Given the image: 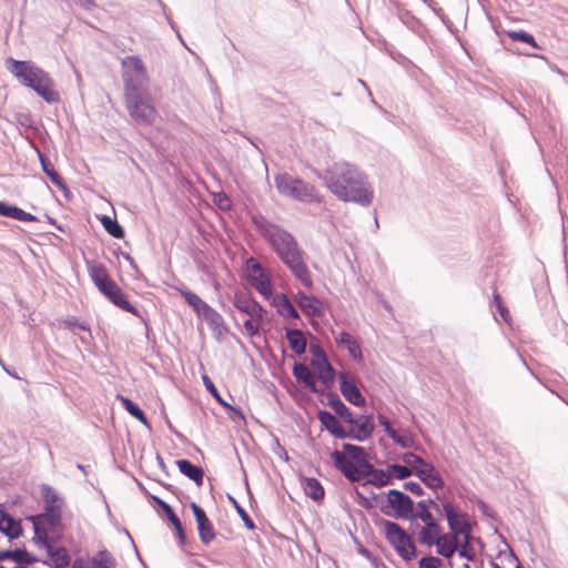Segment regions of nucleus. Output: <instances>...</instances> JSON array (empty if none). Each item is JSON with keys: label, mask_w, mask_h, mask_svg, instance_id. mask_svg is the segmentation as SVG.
I'll list each match as a JSON object with an SVG mask.
<instances>
[{"label": "nucleus", "mask_w": 568, "mask_h": 568, "mask_svg": "<svg viewBox=\"0 0 568 568\" xmlns=\"http://www.w3.org/2000/svg\"><path fill=\"white\" fill-rule=\"evenodd\" d=\"M252 223L293 276L304 287L311 288L313 280L305 262L306 254L293 234L263 215H253Z\"/></svg>", "instance_id": "nucleus-1"}, {"label": "nucleus", "mask_w": 568, "mask_h": 568, "mask_svg": "<svg viewBox=\"0 0 568 568\" xmlns=\"http://www.w3.org/2000/svg\"><path fill=\"white\" fill-rule=\"evenodd\" d=\"M317 176L343 202L368 207L374 201V190L368 176L351 162H334L324 172H317Z\"/></svg>", "instance_id": "nucleus-2"}, {"label": "nucleus", "mask_w": 568, "mask_h": 568, "mask_svg": "<svg viewBox=\"0 0 568 568\" xmlns=\"http://www.w3.org/2000/svg\"><path fill=\"white\" fill-rule=\"evenodd\" d=\"M331 457L334 466L352 483L369 477L365 484L376 487L392 484L387 469L375 468L369 463L368 455L362 446L344 443L342 452L335 449L331 453Z\"/></svg>", "instance_id": "nucleus-3"}, {"label": "nucleus", "mask_w": 568, "mask_h": 568, "mask_svg": "<svg viewBox=\"0 0 568 568\" xmlns=\"http://www.w3.org/2000/svg\"><path fill=\"white\" fill-rule=\"evenodd\" d=\"M7 70L26 88L32 89L47 103L60 101V94L54 89V82L47 71L31 60H6Z\"/></svg>", "instance_id": "nucleus-4"}, {"label": "nucleus", "mask_w": 568, "mask_h": 568, "mask_svg": "<svg viewBox=\"0 0 568 568\" xmlns=\"http://www.w3.org/2000/svg\"><path fill=\"white\" fill-rule=\"evenodd\" d=\"M89 275L99 291L116 307L140 316L139 310L131 304L120 286L111 278L105 266L101 263H92L88 268Z\"/></svg>", "instance_id": "nucleus-5"}, {"label": "nucleus", "mask_w": 568, "mask_h": 568, "mask_svg": "<svg viewBox=\"0 0 568 568\" xmlns=\"http://www.w3.org/2000/svg\"><path fill=\"white\" fill-rule=\"evenodd\" d=\"M321 425L335 438H349L357 442L367 440L374 433L375 425L372 415H362V420L357 425L344 428L336 416L326 409H321L317 414Z\"/></svg>", "instance_id": "nucleus-6"}, {"label": "nucleus", "mask_w": 568, "mask_h": 568, "mask_svg": "<svg viewBox=\"0 0 568 568\" xmlns=\"http://www.w3.org/2000/svg\"><path fill=\"white\" fill-rule=\"evenodd\" d=\"M121 65L124 98L150 92L149 75L142 60L138 55L125 57Z\"/></svg>", "instance_id": "nucleus-7"}, {"label": "nucleus", "mask_w": 568, "mask_h": 568, "mask_svg": "<svg viewBox=\"0 0 568 568\" xmlns=\"http://www.w3.org/2000/svg\"><path fill=\"white\" fill-rule=\"evenodd\" d=\"M274 182L277 191L290 199L305 203L322 202V196L316 187L302 179L294 178L288 173H281L275 176Z\"/></svg>", "instance_id": "nucleus-8"}, {"label": "nucleus", "mask_w": 568, "mask_h": 568, "mask_svg": "<svg viewBox=\"0 0 568 568\" xmlns=\"http://www.w3.org/2000/svg\"><path fill=\"white\" fill-rule=\"evenodd\" d=\"M125 106L130 116L141 125L152 124L158 113L150 92L126 97Z\"/></svg>", "instance_id": "nucleus-9"}, {"label": "nucleus", "mask_w": 568, "mask_h": 568, "mask_svg": "<svg viewBox=\"0 0 568 568\" xmlns=\"http://www.w3.org/2000/svg\"><path fill=\"white\" fill-rule=\"evenodd\" d=\"M384 529L387 540L404 560H412L417 556L412 538L397 523L385 520Z\"/></svg>", "instance_id": "nucleus-10"}, {"label": "nucleus", "mask_w": 568, "mask_h": 568, "mask_svg": "<svg viewBox=\"0 0 568 568\" xmlns=\"http://www.w3.org/2000/svg\"><path fill=\"white\" fill-rule=\"evenodd\" d=\"M179 292L196 315L206 322L210 328L214 331L222 327L224 328V320L222 315L204 302L199 295L185 287L180 288Z\"/></svg>", "instance_id": "nucleus-11"}, {"label": "nucleus", "mask_w": 568, "mask_h": 568, "mask_svg": "<svg viewBox=\"0 0 568 568\" xmlns=\"http://www.w3.org/2000/svg\"><path fill=\"white\" fill-rule=\"evenodd\" d=\"M387 507L394 509L393 516L395 518L409 519L414 511V501L405 493L398 489H390L387 493V506H383L381 509L385 515H392Z\"/></svg>", "instance_id": "nucleus-12"}, {"label": "nucleus", "mask_w": 568, "mask_h": 568, "mask_svg": "<svg viewBox=\"0 0 568 568\" xmlns=\"http://www.w3.org/2000/svg\"><path fill=\"white\" fill-rule=\"evenodd\" d=\"M434 507L437 511L439 510V506L433 498L422 499L417 503L418 511H413L409 520H414L419 518L425 526L422 529H428L432 534L440 532V526L437 520L434 518L433 514L429 511V507Z\"/></svg>", "instance_id": "nucleus-13"}, {"label": "nucleus", "mask_w": 568, "mask_h": 568, "mask_svg": "<svg viewBox=\"0 0 568 568\" xmlns=\"http://www.w3.org/2000/svg\"><path fill=\"white\" fill-rule=\"evenodd\" d=\"M190 508L196 520L200 540L205 545L210 544L216 536L211 520L206 516L204 509L200 507L195 501L190 503Z\"/></svg>", "instance_id": "nucleus-14"}, {"label": "nucleus", "mask_w": 568, "mask_h": 568, "mask_svg": "<svg viewBox=\"0 0 568 568\" xmlns=\"http://www.w3.org/2000/svg\"><path fill=\"white\" fill-rule=\"evenodd\" d=\"M418 541L427 546H436V552L444 558H452L458 547L450 546L440 537V532L432 534L428 529H420Z\"/></svg>", "instance_id": "nucleus-15"}, {"label": "nucleus", "mask_w": 568, "mask_h": 568, "mask_svg": "<svg viewBox=\"0 0 568 568\" xmlns=\"http://www.w3.org/2000/svg\"><path fill=\"white\" fill-rule=\"evenodd\" d=\"M339 378V389L345 399L354 406L363 407L366 405V398L359 390L355 381L348 376L347 373L341 372L338 375Z\"/></svg>", "instance_id": "nucleus-16"}, {"label": "nucleus", "mask_w": 568, "mask_h": 568, "mask_svg": "<svg viewBox=\"0 0 568 568\" xmlns=\"http://www.w3.org/2000/svg\"><path fill=\"white\" fill-rule=\"evenodd\" d=\"M233 305L240 312L257 320H263L266 313L265 308L255 298L242 293H235Z\"/></svg>", "instance_id": "nucleus-17"}, {"label": "nucleus", "mask_w": 568, "mask_h": 568, "mask_svg": "<svg viewBox=\"0 0 568 568\" xmlns=\"http://www.w3.org/2000/svg\"><path fill=\"white\" fill-rule=\"evenodd\" d=\"M327 405L334 410L336 416L341 418L343 422L349 424L351 427L357 425L362 420V415L359 417H355L352 410L344 404L341 397L334 393L329 392L327 394Z\"/></svg>", "instance_id": "nucleus-18"}, {"label": "nucleus", "mask_w": 568, "mask_h": 568, "mask_svg": "<svg viewBox=\"0 0 568 568\" xmlns=\"http://www.w3.org/2000/svg\"><path fill=\"white\" fill-rule=\"evenodd\" d=\"M295 301L298 307L311 317H322L324 315L323 303L313 295H307L302 291H298Z\"/></svg>", "instance_id": "nucleus-19"}, {"label": "nucleus", "mask_w": 568, "mask_h": 568, "mask_svg": "<svg viewBox=\"0 0 568 568\" xmlns=\"http://www.w3.org/2000/svg\"><path fill=\"white\" fill-rule=\"evenodd\" d=\"M293 375L298 383H302L312 393H320L316 384V376L306 364L295 362L293 365Z\"/></svg>", "instance_id": "nucleus-20"}, {"label": "nucleus", "mask_w": 568, "mask_h": 568, "mask_svg": "<svg viewBox=\"0 0 568 568\" xmlns=\"http://www.w3.org/2000/svg\"><path fill=\"white\" fill-rule=\"evenodd\" d=\"M415 475L426 487L430 489L437 490L445 486L442 476L433 464L427 466L425 469H416Z\"/></svg>", "instance_id": "nucleus-21"}, {"label": "nucleus", "mask_w": 568, "mask_h": 568, "mask_svg": "<svg viewBox=\"0 0 568 568\" xmlns=\"http://www.w3.org/2000/svg\"><path fill=\"white\" fill-rule=\"evenodd\" d=\"M335 342L338 346L347 349L348 354L357 362L363 361V354L361 351L359 343L346 331L339 332L335 336Z\"/></svg>", "instance_id": "nucleus-22"}, {"label": "nucleus", "mask_w": 568, "mask_h": 568, "mask_svg": "<svg viewBox=\"0 0 568 568\" xmlns=\"http://www.w3.org/2000/svg\"><path fill=\"white\" fill-rule=\"evenodd\" d=\"M443 510L445 513L449 530L457 532L462 528V525L467 520V516L456 508L450 501L443 504Z\"/></svg>", "instance_id": "nucleus-23"}, {"label": "nucleus", "mask_w": 568, "mask_h": 568, "mask_svg": "<svg viewBox=\"0 0 568 568\" xmlns=\"http://www.w3.org/2000/svg\"><path fill=\"white\" fill-rule=\"evenodd\" d=\"M180 473L193 480L197 486L203 484L204 470L201 466H197L189 459H178L175 462Z\"/></svg>", "instance_id": "nucleus-24"}, {"label": "nucleus", "mask_w": 568, "mask_h": 568, "mask_svg": "<svg viewBox=\"0 0 568 568\" xmlns=\"http://www.w3.org/2000/svg\"><path fill=\"white\" fill-rule=\"evenodd\" d=\"M30 521L45 520L51 529L58 527L62 519V508L61 506H48L44 507V511L42 514L32 515L28 518Z\"/></svg>", "instance_id": "nucleus-25"}, {"label": "nucleus", "mask_w": 568, "mask_h": 568, "mask_svg": "<svg viewBox=\"0 0 568 568\" xmlns=\"http://www.w3.org/2000/svg\"><path fill=\"white\" fill-rule=\"evenodd\" d=\"M0 559H11L18 564L31 565L40 561L37 556L30 554L26 548L2 549Z\"/></svg>", "instance_id": "nucleus-26"}, {"label": "nucleus", "mask_w": 568, "mask_h": 568, "mask_svg": "<svg viewBox=\"0 0 568 568\" xmlns=\"http://www.w3.org/2000/svg\"><path fill=\"white\" fill-rule=\"evenodd\" d=\"M311 365L315 371L316 378H318L323 384L331 385L334 383L336 372L328 358L323 361H312Z\"/></svg>", "instance_id": "nucleus-27"}, {"label": "nucleus", "mask_w": 568, "mask_h": 568, "mask_svg": "<svg viewBox=\"0 0 568 568\" xmlns=\"http://www.w3.org/2000/svg\"><path fill=\"white\" fill-rule=\"evenodd\" d=\"M285 337L290 344L291 349L296 355H302L306 352L307 341L304 333L298 328H286Z\"/></svg>", "instance_id": "nucleus-28"}, {"label": "nucleus", "mask_w": 568, "mask_h": 568, "mask_svg": "<svg viewBox=\"0 0 568 568\" xmlns=\"http://www.w3.org/2000/svg\"><path fill=\"white\" fill-rule=\"evenodd\" d=\"M302 486L305 495L314 501H320L325 496L323 485L314 477L302 478Z\"/></svg>", "instance_id": "nucleus-29"}, {"label": "nucleus", "mask_w": 568, "mask_h": 568, "mask_svg": "<svg viewBox=\"0 0 568 568\" xmlns=\"http://www.w3.org/2000/svg\"><path fill=\"white\" fill-rule=\"evenodd\" d=\"M248 281L261 295L266 298L272 295V281L266 271L260 274H250Z\"/></svg>", "instance_id": "nucleus-30"}, {"label": "nucleus", "mask_w": 568, "mask_h": 568, "mask_svg": "<svg viewBox=\"0 0 568 568\" xmlns=\"http://www.w3.org/2000/svg\"><path fill=\"white\" fill-rule=\"evenodd\" d=\"M50 559L52 560L55 568H65L71 562V557L67 549L62 546L54 547L53 545L48 546L45 550Z\"/></svg>", "instance_id": "nucleus-31"}, {"label": "nucleus", "mask_w": 568, "mask_h": 568, "mask_svg": "<svg viewBox=\"0 0 568 568\" xmlns=\"http://www.w3.org/2000/svg\"><path fill=\"white\" fill-rule=\"evenodd\" d=\"M275 302H276L277 313L281 316H283L284 318H294V320L300 318V314H298L297 310L295 308V306L293 305V303L291 302V300L287 297L286 294L277 295Z\"/></svg>", "instance_id": "nucleus-32"}, {"label": "nucleus", "mask_w": 568, "mask_h": 568, "mask_svg": "<svg viewBox=\"0 0 568 568\" xmlns=\"http://www.w3.org/2000/svg\"><path fill=\"white\" fill-rule=\"evenodd\" d=\"M118 399L121 402L122 407L134 418H136L140 423L145 425L146 427H150L149 419L145 415V413L140 408V406L131 400L130 398L118 395Z\"/></svg>", "instance_id": "nucleus-33"}, {"label": "nucleus", "mask_w": 568, "mask_h": 568, "mask_svg": "<svg viewBox=\"0 0 568 568\" xmlns=\"http://www.w3.org/2000/svg\"><path fill=\"white\" fill-rule=\"evenodd\" d=\"M100 222L104 230L114 239L121 240L124 237L125 232L123 226L116 221V219H113L109 215H102L100 217Z\"/></svg>", "instance_id": "nucleus-34"}, {"label": "nucleus", "mask_w": 568, "mask_h": 568, "mask_svg": "<svg viewBox=\"0 0 568 568\" xmlns=\"http://www.w3.org/2000/svg\"><path fill=\"white\" fill-rule=\"evenodd\" d=\"M94 568H115L116 562L112 555L106 550H99L98 554L91 559Z\"/></svg>", "instance_id": "nucleus-35"}, {"label": "nucleus", "mask_w": 568, "mask_h": 568, "mask_svg": "<svg viewBox=\"0 0 568 568\" xmlns=\"http://www.w3.org/2000/svg\"><path fill=\"white\" fill-rule=\"evenodd\" d=\"M42 498L44 501V507L48 506H61L63 505V499L60 495L49 485L43 484L41 486Z\"/></svg>", "instance_id": "nucleus-36"}, {"label": "nucleus", "mask_w": 568, "mask_h": 568, "mask_svg": "<svg viewBox=\"0 0 568 568\" xmlns=\"http://www.w3.org/2000/svg\"><path fill=\"white\" fill-rule=\"evenodd\" d=\"M203 379V384L205 386V388L207 389V392L224 407H227V408H231L233 409L237 415H240L241 417H244L241 409L239 408H235V407H232L230 404H227L226 402L223 400V398L221 397L220 395V392L217 390V388L215 387L214 383L211 381V378L207 376V375H203L202 377Z\"/></svg>", "instance_id": "nucleus-37"}, {"label": "nucleus", "mask_w": 568, "mask_h": 568, "mask_svg": "<svg viewBox=\"0 0 568 568\" xmlns=\"http://www.w3.org/2000/svg\"><path fill=\"white\" fill-rule=\"evenodd\" d=\"M507 36L514 42H523L531 45L532 48H539L534 36L526 32L525 30H511L507 32Z\"/></svg>", "instance_id": "nucleus-38"}, {"label": "nucleus", "mask_w": 568, "mask_h": 568, "mask_svg": "<svg viewBox=\"0 0 568 568\" xmlns=\"http://www.w3.org/2000/svg\"><path fill=\"white\" fill-rule=\"evenodd\" d=\"M33 525L34 536L32 537V541L39 546L43 547L45 550L48 549V546H51L52 544L49 540L48 531L44 528L40 527V523L38 521H31Z\"/></svg>", "instance_id": "nucleus-39"}, {"label": "nucleus", "mask_w": 568, "mask_h": 568, "mask_svg": "<svg viewBox=\"0 0 568 568\" xmlns=\"http://www.w3.org/2000/svg\"><path fill=\"white\" fill-rule=\"evenodd\" d=\"M387 473L390 478L395 477L397 479H406L413 475V469L405 465L389 464L387 466Z\"/></svg>", "instance_id": "nucleus-40"}, {"label": "nucleus", "mask_w": 568, "mask_h": 568, "mask_svg": "<svg viewBox=\"0 0 568 568\" xmlns=\"http://www.w3.org/2000/svg\"><path fill=\"white\" fill-rule=\"evenodd\" d=\"M6 523H7L6 527L0 525V531L2 534H4L6 536H8L10 540L19 538L22 535L23 529H22L21 523L19 520L14 519V523L13 521H11V523L6 521Z\"/></svg>", "instance_id": "nucleus-41"}, {"label": "nucleus", "mask_w": 568, "mask_h": 568, "mask_svg": "<svg viewBox=\"0 0 568 568\" xmlns=\"http://www.w3.org/2000/svg\"><path fill=\"white\" fill-rule=\"evenodd\" d=\"M227 498L235 508L241 519L243 520L245 527L250 530H253L255 528V524L253 519L248 516L247 511L240 505V503L233 496L227 495Z\"/></svg>", "instance_id": "nucleus-42"}, {"label": "nucleus", "mask_w": 568, "mask_h": 568, "mask_svg": "<svg viewBox=\"0 0 568 568\" xmlns=\"http://www.w3.org/2000/svg\"><path fill=\"white\" fill-rule=\"evenodd\" d=\"M473 537H463V540L458 544L457 552L462 558L467 560H474L475 551L471 547Z\"/></svg>", "instance_id": "nucleus-43"}, {"label": "nucleus", "mask_w": 568, "mask_h": 568, "mask_svg": "<svg viewBox=\"0 0 568 568\" xmlns=\"http://www.w3.org/2000/svg\"><path fill=\"white\" fill-rule=\"evenodd\" d=\"M8 217L17 220V221H23V222H36L38 221V217L31 213H28L23 211L21 207L17 205H11L10 212Z\"/></svg>", "instance_id": "nucleus-44"}, {"label": "nucleus", "mask_w": 568, "mask_h": 568, "mask_svg": "<svg viewBox=\"0 0 568 568\" xmlns=\"http://www.w3.org/2000/svg\"><path fill=\"white\" fill-rule=\"evenodd\" d=\"M493 303L496 306L497 312L499 313L503 321L506 323H509L510 313H509L508 308L504 305V303L501 301V296L499 295V293L497 292L496 288L494 290V293H493Z\"/></svg>", "instance_id": "nucleus-45"}, {"label": "nucleus", "mask_w": 568, "mask_h": 568, "mask_svg": "<svg viewBox=\"0 0 568 568\" xmlns=\"http://www.w3.org/2000/svg\"><path fill=\"white\" fill-rule=\"evenodd\" d=\"M152 499L156 503V505L162 509L171 524H175V521L180 520V518L174 513L173 508L163 499L158 496H152Z\"/></svg>", "instance_id": "nucleus-46"}, {"label": "nucleus", "mask_w": 568, "mask_h": 568, "mask_svg": "<svg viewBox=\"0 0 568 568\" xmlns=\"http://www.w3.org/2000/svg\"><path fill=\"white\" fill-rule=\"evenodd\" d=\"M444 564L443 559L435 556H424L419 559V568H439Z\"/></svg>", "instance_id": "nucleus-47"}, {"label": "nucleus", "mask_w": 568, "mask_h": 568, "mask_svg": "<svg viewBox=\"0 0 568 568\" xmlns=\"http://www.w3.org/2000/svg\"><path fill=\"white\" fill-rule=\"evenodd\" d=\"M262 320L248 317L243 325L248 336L253 337L260 334V322Z\"/></svg>", "instance_id": "nucleus-48"}, {"label": "nucleus", "mask_w": 568, "mask_h": 568, "mask_svg": "<svg viewBox=\"0 0 568 568\" xmlns=\"http://www.w3.org/2000/svg\"><path fill=\"white\" fill-rule=\"evenodd\" d=\"M50 181L61 191H63L65 194L69 192L68 185L64 182V180L61 178V175L54 170L45 174Z\"/></svg>", "instance_id": "nucleus-49"}, {"label": "nucleus", "mask_w": 568, "mask_h": 568, "mask_svg": "<svg viewBox=\"0 0 568 568\" xmlns=\"http://www.w3.org/2000/svg\"><path fill=\"white\" fill-rule=\"evenodd\" d=\"M425 4H427V7L432 9V11L442 20L444 24H450V20L448 19L447 16L444 14L443 9L438 7L435 0H425Z\"/></svg>", "instance_id": "nucleus-50"}, {"label": "nucleus", "mask_w": 568, "mask_h": 568, "mask_svg": "<svg viewBox=\"0 0 568 568\" xmlns=\"http://www.w3.org/2000/svg\"><path fill=\"white\" fill-rule=\"evenodd\" d=\"M32 146L34 148L37 154H38V158H39V161H40V164H41V168H42V171L48 174L49 172H51L52 170H54V166L53 164L50 162V160L40 151V149L34 144L32 143Z\"/></svg>", "instance_id": "nucleus-51"}, {"label": "nucleus", "mask_w": 568, "mask_h": 568, "mask_svg": "<svg viewBox=\"0 0 568 568\" xmlns=\"http://www.w3.org/2000/svg\"><path fill=\"white\" fill-rule=\"evenodd\" d=\"M17 123L27 129H36V123L30 113H19L16 116Z\"/></svg>", "instance_id": "nucleus-52"}, {"label": "nucleus", "mask_w": 568, "mask_h": 568, "mask_svg": "<svg viewBox=\"0 0 568 568\" xmlns=\"http://www.w3.org/2000/svg\"><path fill=\"white\" fill-rule=\"evenodd\" d=\"M389 437L402 448H409L413 445V439L410 437L399 435L396 430L394 432L393 436Z\"/></svg>", "instance_id": "nucleus-53"}, {"label": "nucleus", "mask_w": 568, "mask_h": 568, "mask_svg": "<svg viewBox=\"0 0 568 568\" xmlns=\"http://www.w3.org/2000/svg\"><path fill=\"white\" fill-rule=\"evenodd\" d=\"M246 266H247L250 274H260V273H263L266 271L263 267V265L254 257H250L246 261Z\"/></svg>", "instance_id": "nucleus-54"}, {"label": "nucleus", "mask_w": 568, "mask_h": 568, "mask_svg": "<svg viewBox=\"0 0 568 568\" xmlns=\"http://www.w3.org/2000/svg\"><path fill=\"white\" fill-rule=\"evenodd\" d=\"M310 352L313 355L312 361H323L328 358L320 344H311Z\"/></svg>", "instance_id": "nucleus-55"}, {"label": "nucleus", "mask_w": 568, "mask_h": 568, "mask_svg": "<svg viewBox=\"0 0 568 568\" xmlns=\"http://www.w3.org/2000/svg\"><path fill=\"white\" fill-rule=\"evenodd\" d=\"M403 487L415 496H422L425 493L420 484L417 481H405Z\"/></svg>", "instance_id": "nucleus-56"}, {"label": "nucleus", "mask_w": 568, "mask_h": 568, "mask_svg": "<svg viewBox=\"0 0 568 568\" xmlns=\"http://www.w3.org/2000/svg\"><path fill=\"white\" fill-rule=\"evenodd\" d=\"M440 537L444 539V541H447L450 546H455V547H458V544L460 542V535L456 531H449V532H445L443 534L440 531Z\"/></svg>", "instance_id": "nucleus-57"}, {"label": "nucleus", "mask_w": 568, "mask_h": 568, "mask_svg": "<svg viewBox=\"0 0 568 568\" xmlns=\"http://www.w3.org/2000/svg\"><path fill=\"white\" fill-rule=\"evenodd\" d=\"M377 419H378L379 425L383 426L385 433L388 436H393L395 429L392 427L389 419L382 414H378Z\"/></svg>", "instance_id": "nucleus-58"}, {"label": "nucleus", "mask_w": 568, "mask_h": 568, "mask_svg": "<svg viewBox=\"0 0 568 568\" xmlns=\"http://www.w3.org/2000/svg\"><path fill=\"white\" fill-rule=\"evenodd\" d=\"M175 528L176 538L181 545H185L186 542V536L182 526L181 520L175 521V524H172Z\"/></svg>", "instance_id": "nucleus-59"}, {"label": "nucleus", "mask_w": 568, "mask_h": 568, "mask_svg": "<svg viewBox=\"0 0 568 568\" xmlns=\"http://www.w3.org/2000/svg\"><path fill=\"white\" fill-rule=\"evenodd\" d=\"M398 18L404 24L408 27L410 26V23L417 22L416 18L409 11H399Z\"/></svg>", "instance_id": "nucleus-60"}, {"label": "nucleus", "mask_w": 568, "mask_h": 568, "mask_svg": "<svg viewBox=\"0 0 568 568\" xmlns=\"http://www.w3.org/2000/svg\"><path fill=\"white\" fill-rule=\"evenodd\" d=\"M432 463L426 462L420 456H416L414 464L412 465L413 474L415 475L416 469H425L427 466H429Z\"/></svg>", "instance_id": "nucleus-61"}, {"label": "nucleus", "mask_w": 568, "mask_h": 568, "mask_svg": "<svg viewBox=\"0 0 568 568\" xmlns=\"http://www.w3.org/2000/svg\"><path fill=\"white\" fill-rule=\"evenodd\" d=\"M462 537H473V527L469 520L467 519L462 528L457 531Z\"/></svg>", "instance_id": "nucleus-62"}, {"label": "nucleus", "mask_w": 568, "mask_h": 568, "mask_svg": "<svg viewBox=\"0 0 568 568\" xmlns=\"http://www.w3.org/2000/svg\"><path fill=\"white\" fill-rule=\"evenodd\" d=\"M478 508L479 510L481 511L483 515L487 516V517H494V514L493 511L490 510V508L488 507V505L483 501V500H479L478 501Z\"/></svg>", "instance_id": "nucleus-63"}, {"label": "nucleus", "mask_w": 568, "mask_h": 568, "mask_svg": "<svg viewBox=\"0 0 568 568\" xmlns=\"http://www.w3.org/2000/svg\"><path fill=\"white\" fill-rule=\"evenodd\" d=\"M3 521L14 523V518L0 505V525H2Z\"/></svg>", "instance_id": "nucleus-64"}]
</instances>
